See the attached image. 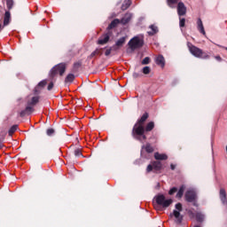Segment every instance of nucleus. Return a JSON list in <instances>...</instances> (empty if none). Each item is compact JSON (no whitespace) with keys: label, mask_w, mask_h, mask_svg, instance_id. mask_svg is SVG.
Returning <instances> with one entry per match:
<instances>
[{"label":"nucleus","mask_w":227,"mask_h":227,"mask_svg":"<svg viewBox=\"0 0 227 227\" xmlns=\"http://www.w3.org/2000/svg\"><path fill=\"white\" fill-rule=\"evenodd\" d=\"M121 21L119 19L114 20L108 26V29H113L117 27L118 24H121Z\"/></svg>","instance_id":"obj_22"},{"label":"nucleus","mask_w":227,"mask_h":227,"mask_svg":"<svg viewBox=\"0 0 227 227\" xmlns=\"http://www.w3.org/2000/svg\"><path fill=\"white\" fill-rule=\"evenodd\" d=\"M153 200H166V197H164V195H158L154 197Z\"/></svg>","instance_id":"obj_41"},{"label":"nucleus","mask_w":227,"mask_h":227,"mask_svg":"<svg viewBox=\"0 0 227 227\" xmlns=\"http://www.w3.org/2000/svg\"><path fill=\"white\" fill-rule=\"evenodd\" d=\"M130 4H132V2L130 0H125L121 5V10L125 11V10L129 9Z\"/></svg>","instance_id":"obj_24"},{"label":"nucleus","mask_w":227,"mask_h":227,"mask_svg":"<svg viewBox=\"0 0 227 227\" xmlns=\"http://www.w3.org/2000/svg\"><path fill=\"white\" fill-rule=\"evenodd\" d=\"M190 207L193 205V207H198V202L194 200H188Z\"/></svg>","instance_id":"obj_35"},{"label":"nucleus","mask_w":227,"mask_h":227,"mask_svg":"<svg viewBox=\"0 0 227 227\" xmlns=\"http://www.w3.org/2000/svg\"><path fill=\"white\" fill-rule=\"evenodd\" d=\"M220 198L221 200H226V191L224 189L220 190Z\"/></svg>","instance_id":"obj_30"},{"label":"nucleus","mask_w":227,"mask_h":227,"mask_svg":"<svg viewBox=\"0 0 227 227\" xmlns=\"http://www.w3.org/2000/svg\"><path fill=\"white\" fill-rule=\"evenodd\" d=\"M148 120V114L145 113L142 115L141 119L135 124L133 128V137L140 141V143H144L146 141V136L145 135V121Z\"/></svg>","instance_id":"obj_1"},{"label":"nucleus","mask_w":227,"mask_h":227,"mask_svg":"<svg viewBox=\"0 0 227 227\" xmlns=\"http://www.w3.org/2000/svg\"><path fill=\"white\" fill-rule=\"evenodd\" d=\"M32 105H28L25 108V110L21 111L20 113V115L21 116V118H23V116H25L26 114H31V113H33V111H35V108H33V106H31Z\"/></svg>","instance_id":"obj_15"},{"label":"nucleus","mask_w":227,"mask_h":227,"mask_svg":"<svg viewBox=\"0 0 227 227\" xmlns=\"http://www.w3.org/2000/svg\"><path fill=\"white\" fill-rule=\"evenodd\" d=\"M94 56H102V49L95 50L91 54L90 58H94Z\"/></svg>","instance_id":"obj_27"},{"label":"nucleus","mask_w":227,"mask_h":227,"mask_svg":"<svg viewBox=\"0 0 227 227\" xmlns=\"http://www.w3.org/2000/svg\"><path fill=\"white\" fill-rule=\"evenodd\" d=\"M74 79H75V76L72 74H69L67 77H66V82H73Z\"/></svg>","instance_id":"obj_29"},{"label":"nucleus","mask_w":227,"mask_h":227,"mask_svg":"<svg viewBox=\"0 0 227 227\" xmlns=\"http://www.w3.org/2000/svg\"><path fill=\"white\" fill-rule=\"evenodd\" d=\"M215 59H216V61H223V59L221 58V56H215Z\"/></svg>","instance_id":"obj_43"},{"label":"nucleus","mask_w":227,"mask_h":227,"mask_svg":"<svg viewBox=\"0 0 227 227\" xmlns=\"http://www.w3.org/2000/svg\"><path fill=\"white\" fill-rule=\"evenodd\" d=\"M150 64V58L149 57H145L143 60H142V65H149Z\"/></svg>","instance_id":"obj_34"},{"label":"nucleus","mask_w":227,"mask_h":227,"mask_svg":"<svg viewBox=\"0 0 227 227\" xmlns=\"http://www.w3.org/2000/svg\"><path fill=\"white\" fill-rule=\"evenodd\" d=\"M178 1L180 0H167L168 6H169V8H176Z\"/></svg>","instance_id":"obj_23"},{"label":"nucleus","mask_w":227,"mask_h":227,"mask_svg":"<svg viewBox=\"0 0 227 227\" xmlns=\"http://www.w3.org/2000/svg\"><path fill=\"white\" fill-rule=\"evenodd\" d=\"M46 84H47V81L43 80L42 82H40L38 83V86L41 87V88H43V86H45Z\"/></svg>","instance_id":"obj_39"},{"label":"nucleus","mask_w":227,"mask_h":227,"mask_svg":"<svg viewBox=\"0 0 227 227\" xmlns=\"http://www.w3.org/2000/svg\"><path fill=\"white\" fill-rule=\"evenodd\" d=\"M180 212H182V204L177 203L176 205V209L173 212V215L176 217L177 223H182L183 216L180 215Z\"/></svg>","instance_id":"obj_8"},{"label":"nucleus","mask_w":227,"mask_h":227,"mask_svg":"<svg viewBox=\"0 0 227 227\" xmlns=\"http://www.w3.org/2000/svg\"><path fill=\"white\" fill-rule=\"evenodd\" d=\"M74 155L75 157H82V153L79 149H76L74 150Z\"/></svg>","instance_id":"obj_37"},{"label":"nucleus","mask_w":227,"mask_h":227,"mask_svg":"<svg viewBox=\"0 0 227 227\" xmlns=\"http://www.w3.org/2000/svg\"><path fill=\"white\" fill-rule=\"evenodd\" d=\"M52 134H54V129H47V136H52Z\"/></svg>","instance_id":"obj_40"},{"label":"nucleus","mask_w":227,"mask_h":227,"mask_svg":"<svg viewBox=\"0 0 227 227\" xmlns=\"http://www.w3.org/2000/svg\"><path fill=\"white\" fill-rule=\"evenodd\" d=\"M177 15L179 17H184L185 13H187V7H185V4L184 2H177Z\"/></svg>","instance_id":"obj_9"},{"label":"nucleus","mask_w":227,"mask_h":227,"mask_svg":"<svg viewBox=\"0 0 227 227\" xmlns=\"http://www.w3.org/2000/svg\"><path fill=\"white\" fill-rule=\"evenodd\" d=\"M0 148H1V144H0Z\"/></svg>","instance_id":"obj_50"},{"label":"nucleus","mask_w":227,"mask_h":227,"mask_svg":"<svg viewBox=\"0 0 227 227\" xmlns=\"http://www.w3.org/2000/svg\"><path fill=\"white\" fill-rule=\"evenodd\" d=\"M155 61H156V65H158L159 67H161V68H164V67H166V59H164V56L162 55L158 56Z\"/></svg>","instance_id":"obj_16"},{"label":"nucleus","mask_w":227,"mask_h":227,"mask_svg":"<svg viewBox=\"0 0 227 227\" xmlns=\"http://www.w3.org/2000/svg\"><path fill=\"white\" fill-rule=\"evenodd\" d=\"M149 27L151 29V31L147 32L149 36H153V35H157V33H159V28L157 27V26L151 25Z\"/></svg>","instance_id":"obj_19"},{"label":"nucleus","mask_w":227,"mask_h":227,"mask_svg":"<svg viewBox=\"0 0 227 227\" xmlns=\"http://www.w3.org/2000/svg\"><path fill=\"white\" fill-rule=\"evenodd\" d=\"M6 4L8 10H12L13 8V0H6Z\"/></svg>","instance_id":"obj_31"},{"label":"nucleus","mask_w":227,"mask_h":227,"mask_svg":"<svg viewBox=\"0 0 227 227\" xmlns=\"http://www.w3.org/2000/svg\"><path fill=\"white\" fill-rule=\"evenodd\" d=\"M186 200H196V191L194 189H188L185 192Z\"/></svg>","instance_id":"obj_14"},{"label":"nucleus","mask_w":227,"mask_h":227,"mask_svg":"<svg viewBox=\"0 0 227 227\" xmlns=\"http://www.w3.org/2000/svg\"><path fill=\"white\" fill-rule=\"evenodd\" d=\"M1 29H3V25L0 24V31H1Z\"/></svg>","instance_id":"obj_49"},{"label":"nucleus","mask_w":227,"mask_h":227,"mask_svg":"<svg viewBox=\"0 0 227 227\" xmlns=\"http://www.w3.org/2000/svg\"><path fill=\"white\" fill-rule=\"evenodd\" d=\"M39 100H40V98L33 97L31 101L28 102V106H36V104H38Z\"/></svg>","instance_id":"obj_25"},{"label":"nucleus","mask_w":227,"mask_h":227,"mask_svg":"<svg viewBox=\"0 0 227 227\" xmlns=\"http://www.w3.org/2000/svg\"><path fill=\"white\" fill-rule=\"evenodd\" d=\"M54 88V83L53 82H50L48 85V90L51 91V90H52Z\"/></svg>","instance_id":"obj_42"},{"label":"nucleus","mask_w":227,"mask_h":227,"mask_svg":"<svg viewBox=\"0 0 227 227\" xmlns=\"http://www.w3.org/2000/svg\"><path fill=\"white\" fill-rule=\"evenodd\" d=\"M157 187H158V189H159V187H160V183L157 184Z\"/></svg>","instance_id":"obj_48"},{"label":"nucleus","mask_w":227,"mask_h":227,"mask_svg":"<svg viewBox=\"0 0 227 227\" xmlns=\"http://www.w3.org/2000/svg\"><path fill=\"white\" fill-rule=\"evenodd\" d=\"M127 41V37H121L120 38L115 44L113 46L114 51H118L119 49H121L123 45L125 44V42Z\"/></svg>","instance_id":"obj_11"},{"label":"nucleus","mask_w":227,"mask_h":227,"mask_svg":"<svg viewBox=\"0 0 227 227\" xmlns=\"http://www.w3.org/2000/svg\"><path fill=\"white\" fill-rule=\"evenodd\" d=\"M133 77H135V79H137V77H139V74L134 73V74H133Z\"/></svg>","instance_id":"obj_44"},{"label":"nucleus","mask_w":227,"mask_h":227,"mask_svg":"<svg viewBox=\"0 0 227 227\" xmlns=\"http://www.w3.org/2000/svg\"><path fill=\"white\" fill-rule=\"evenodd\" d=\"M111 38V34L106 33L101 35L98 41V45H106L107 42H109V39Z\"/></svg>","instance_id":"obj_10"},{"label":"nucleus","mask_w":227,"mask_h":227,"mask_svg":"<svg viewBox=\"0 0 227 227\" xmlns=\"http://www.w3.org/2000/svg\"><path fill=\"white\" fill-rule=\"evenodd\" d=\"M74 67H81V64L75 63V64H74Z\"/></svg>","instance_id":"obj_47"},{"label":"nucleus","mask_w":227,"mask_h":227,"mask_svg":"<svg viewBox=\"0 0 227 227\" xmlns=\"http://www.w3.org/2000/svg\"><path fill=\"white\" fill-rule=\"evenodd\" d=\"M154 149L153 146H152V144L147 143L146 145H142L141 149V157L144 159H150V154L148 153H153Z\"/></svg>","instance_id":"obj_4"},{"label":"nucleus","mask_w":227,"mask_h":227,"mask_svg":"<svg viewBox=\"0 0 227 227\" xmlns=\"http://www.w3.org/2000/svg\"><path fill=\"white\" fill-rule=\"evenodd\" d=\"M177 192H178V188L173 187V188H171V189L169 190L168 194H169L170 196H173V194H175V193Z\"/></svg>","instance_id":"obj_32"},{"label":"nucleus","mask_w":227,"mask_h":227,"mask_svg":"<svg viewBox=\"0 0 227 227\" xmlns=\"http://www.w3.org/2000/svg\"><path fill=\"white\" fill-rule=\"evenodd\" d=\"M154 159H156V160H168V155L164 153L160 154L159 153H155Z\"/></svg>","instance_id":"obj_20"},{"label":"nucleus","mask_w":227,"mask_h":227,"mask_svg":"<svg viewBox=\"0 0 227 227\" xmlns=\"http://www.w3.org/2000/svg\"><path fill=\"white\" fill-rule=\"evenodd\" d=\"M132 19V13H126L124 17L121 20V24H129L130 22V20Z\"/></svg>","instance_id":"obj_18"},{"label":"nucleus","mask_w":227,"mask_h":227,"mask_svg":"<svg viewBox=\"0 0 227 227\" xmlns=\"http://www.w3.org/2000/svg\"><path fill=\"white\" fill-rule=\"evenodd\" d=\"M143 39L140 37L135 36L133 37L129 42V45L130 49L135 50V49H139L143 45Z\"/></svg>","instance_id":"obj_6"},{"label":"nucleus","mask_w":227,"mask_h":227,"mask_svg":"<svg viewBox=\"0 0 227 227\" xmlns=\"http://www.w3.org/2000/svg\"><path fill=\"white\" fill-rule=\"evenodd\" d=\"M112 51H114V50L113 49V46L106 51L105 55H106V56H110Z\"/></svg>","instance_id":"obj_38"},{"label":"nucleus","mask_w":227,"mask_h":227,"mask_svg":"<svg viewBox=\"0 0 227 227\" xmlns=\"http://www.w3.org/2000/svg\"><path fill=\"white\" fill-rule=\"evenodd\" d=\"M185 192V185H181L176 195V198L177 199H181L182 196H184V192Z\"/></svg>","instance_id":"obj_21"},{"label":"nucleus","mask_w":227,"mask_h":227,"mask_svg":"<svg viewBox=\"0 0 227 227\" xmlns=\"http://www.w3.org/2000/svg\"><path fill=\"white\" fill-rule=\"evenodd\" d=\"M10 22H12V13L10 11H7L4 16V26H8Z\"/></svg>","instance_id":"obj_17"},{"label":"nucleus","mask_w":227,"mask_h":227,"mask_svg":"<svg viewBox=\"0 0 227 227\" xmlns=\"http://www.w3.org/2000/svg\"><path fill=\"white\" fill-rule=\"evenodd\" d=\"M150 67H145L142 70L143 74H145V75H148V74H150Z\"/></svg>","instance_id":"obj_33"},{"label":"nucleus","mask_w":227,"mask_h":227,"mask_svg":"<svg viewBox=\"0 0 227 227\" xmlns=\"http://www.w3.org/2000/svg\"><path fill=\"white\" fill-rule=\"evenodd\" d=\"M160 171L162 169V163L160 161H153L152 164L147 166L146 171L150 173L152 171Z\"/></svg>","instance_id":"obj_7"},{"label":"nucleus","mask_w":227,"mask_h":227,"mask_svg":"<svg viewBox=\"0 0 227 227\" xmlns=\"http://www.w3.org/2000/svg\"><path fill=\"white\" fill-rule=\"evenodd\" d=\"M189 214H190V217H195V219L199 221V223H201V221L205 219V215H203V214L200 212H193L190 210Z\"/></svg>","instance_id":"obj_12"},{"label":"nucleus","mask_w":227,"mask_h":227,"mask_svg":"<svg viewBox=\"0 0 227 227\" xmlns=\"http://www.w3.org/2000/svg\"><path fill=\"white\" fill-rule=\"evenodd\" d=\"M197 29L204 36L207 35V32H205V27L203 26V21L200 20V18L197 20Z\"/></svg>","instance_id":"obj_13"},{"label":"nucleus","mask_w":227,"mask_h":227,"mask_svg":"<svg viewBox=\"0 0 227 227\" xmlns=\"http://www.w3.org/2000/svg\"><path fill=\"white\" fill-rule=\"evenodd\" d=\"M153 127H155V124L153 123V121L149 122L145 127V132H150L153 130Z\"/></svg>","instance_id":"obj_26"},{"label":"nucleus","mask_w":227,"mask_h":227,"mask_svg":"<svg viewBox=\"0 0 227 227\" xmlns=\"http://www.w3.org/2000/svg\"><path fill=\"white\" fill-rule=\"evenodd\" d=\"M65 70H67V67L65 66V64H59L51 69L50 75L51 77H56L58 74H59V75H63L65 74Z\"/></svg>","instance_id":"obj_5"},{"label":"nucleus","mask_w":227,"mask_h":227,"mask_svg":"<svg viewBox=\"0 0 227 227\" xmlns=\"http://www.w3.org/2000/svg\"><path fill=\"white\" fill-rule=\"evenodd\" d=\"M17 129H19V125H13L10 129H9V136H13L15 132H17Z\"/></svg>","instance_id":"obj_28"},{"label":"nucleus","mask_w":227,"mask_h":227,"mask_svg":"<svg viewBox=\"0 0 227 227\" xmlns=\"http://www.w3.org/2000/svg\"><path fill=\"white\" fill-rule=\"evenodd\" d=\"M217 47H220V48H222V49H225V51H227V47L221 46V45H219V44H217Z\"/></svg>","instance_id":"obj_45"},{"label":"nucleus","mask_w":227,"mask_h":227,"mask_svg":"<svg viewBox=\"0 0 227 227\" xmlns=\"http://www.w3.org/2000/svg\"><path fill=\"white\" fill-rule=\"evenodd\" d=\"M189 51L192 56H195V58H200L201 59H210V55L208 53L203 51V50L188 43Z\"/></svg>","instance_id":"obj_2"},{"label":"nucleus","mask_w":227,"mask_h":227,"mask_svg":"<svg viewBox=\"0 0 227 227\" xmlns=\"http://www.w3.org/2000/svg\"><path fill=\"white\" fill-rule=\"evenodd\" d=\"M179 26H180V27H185V19L184 18L180 19Z\"/></svg>","instance_id":"obj_36"},{"label":"nucleus","mask_w":227,"mask_h":227,"mask_svg":"<svg viewBox=\"0 0 227 227\" xmlns=\"http://www.w3.org/2000/svg\"><path fill=\"white\" fill-rule=\"evenodd\" d=\"M173 203L171 200H153V205L155 210H162V208H168L169 205Z\"/></svg>","instance_id":"obj_3"},{"label":"nucleus","mask_w":227,"mask_h":227,"mask_svg":"<svg viewBox=\"0 0 227 227\" xmlns=\"http://www.w3.org/2000/svg\"><path fill=\"white\" fill-rule=\"evenodd\" d=\"M170 168H171L172 170H174L175 168H176V166H175L174 164H171V165H170Z\"/></svg>","instance_id":"obj_46"}]
</instances>
